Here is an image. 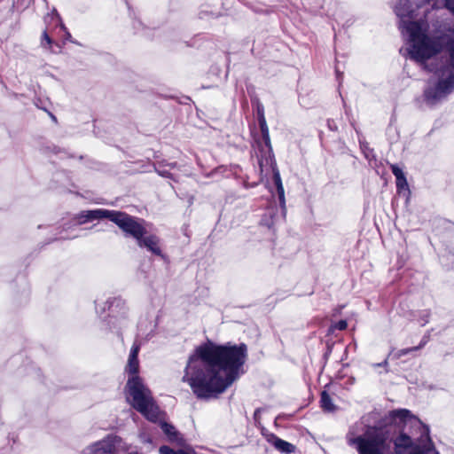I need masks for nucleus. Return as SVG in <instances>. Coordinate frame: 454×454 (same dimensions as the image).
I'll use <instances>...</instances> for the list:
<instances>
[{"label": "nucleus", "mask_w": 454, "mask_h": 454, "mask_svg": "<svg viewBox=\"0 0 454 454\" xmlns=\"http://www.w3.org/2000/svg\"><path fill=\"white\" fill-rule=\"evenodd\" d=\"M272 444L277 450L286 454H290L294 452L295 449V447L292 443L278 437L273 438Z\"/></svg>", "instance_id": "nucleus-12"}, {"label": "nucleus", "mask_w": 454, "mask_h": 454, "mask_svg": "<svg viewBox=\"0 0 454 454\" xmlns=\"http://www.w3.org/2000/svg\"><path fill=\"white\" fill-rule=\"evenodd\" d=\"M335 326H336V327H340V323H337V324H335Z\"/></svg>", "instance_id": "nucleus-25"}, {"label": "nucleus", "mask_w": 454, "mask_h": 454, "mask_svg": "<svg viewBox=\"0 0 454 454\" xmlns=\"http://www.w3.org/2000/svg\"><path fill=\"white\" fill-rule=\"evenodd\" d=\"M391 170L394 176H395V179H399L405 176L403 171L397 165H391Z\"/></svg>", "instance_id": "nucleus-14"}, {"label": "nucleus", "mask_w": 454, "mask_h": 454, "mask_svg": "<svg viewBox=\"0 0 454 454\" xmlns=\"http://www.w3.org/2000/svg\"><path fill=\"white\" fill-rule=\"evenodd\" d=\"M260 126H261L263 135L268 137V127L266 124L264 115L262 114V118H260ZM267 139H269V137H267Z\"/></svg>", "instance_id": "nucleus-16"}, {"label": "nucleus", "mask_w": 454, "mask_h": 454, "mask_svg": "<svg viewBox=\"0 0 454 454\" xmlns=\"http://www.w3.org/2000/svg\"><path fill=\"white\" fill-rule=\"evenodd\" d=\"M125 392L128 403L145 418L152 422L160 419V412L152 392L140 377L128 378Z\"/></svg>", "instance_id": "nucleus-4"}, {"label": "nucleus", "mask_w": 454, "mask_h": 454, "mask_svg": "<svg viewBox=\"0 0 454 454\" xmlns=\"http://www.w3.org/2000/svg\"><path fill=\"white\" fill-rule=\"evenodd\" d=\"M158 173L162 176H167L168 177L169 176V174L168 171H165V170H158Z\"/></svg>", "instance_id": "nucleus-21"}, {"label": "nucleus", "mask_w": 454, "mask_h": 454, "mask_svg": "<svg viewBox=\"0 0 454 454\" xmlns=\"http://www.w3.org/2000/svg\"><path fill=\"white\" fill-rule=\"evenodd\" d=\"M161 429L168 436V439L170 442L176 443L179 446L184 445V440L182 435L176 430V428L166 422L161 423Z\"/></svg>", "instance_id": "nucleus-11"}, {"label": "nucleus", "mask_w": 454, "mask_h": 454, "mask_svg": "<svg viewBox=\"0 0 454 454\" xmlns=\"http://www.w3.org/2000/svg\"><path fill=\"white\" fill-rule=\"evenodd\" d=\"M120 229L126 236L132 237L139 247L146 248L154 255L164 257L160 238L154 234H148L147 223L144 219L127 214Z\"/></svg>", "instance_id": "nucleus-5"}, {"label": "nucleus", "mask_w": 454, "mask_h": 454, "mask_svg": "<svg viewBox=\"0 0 454 454\" xmlns=\"http://www.w3.org/2000/svg\"><path fill=\"white\" fill-rule=\"evenodd\" d=\"M247 346H217L207 343L190 356L183 381L199 398H210L224 392L242 373Z\"/></svg>", "instance_id": "nucleus-3"}, {"label": "nucleus", "mask_w": 454, "mask_h": 454, "mask_svg": "<svg viewBox=\"0 0 454 454\" xmlns=\"http://www.w3.org/2000/svg\"><path fill=\"white\" fill-rule=\"evenodd\" d=\"M335 72H336V74L338 75L339 70H338L337 67H335Z\"/></svg>", "instance_id": "nucleus-26"}, {"label": "nucleus", "mask_w": 454, "mask_h": 454, "mask_svg": "<svg viewBox=\"0 0 454 454\" xmlns=\"http://www.w3.org/2000/svg\"><path fill=\"white\" fill-rule=\"evenodd\" d=\"M396 188L400 192L402 190H407L408 189V183L406 180V177H402L399 179H396Z\"/></svg>", "instance_id": "nucleus-13"}, {"label": "nucleus", "mask_w": 454, "mask_h": 454, "mask_svg": "<svg viewBox=\"0 0 454 454\" xmlns=\"http://www.w3.org/2000/svg\"><path fill=\"white\" fill-rule=\"evenodd\" d=\"M350 443L359 454H440L428 427L406 409L385 413Z\"/></svg>", "instance_id": "nucleus-2"}, {"label": "nucleus", "mask_w": 454, "mask_h": 454, "mask_svg": "<svg viewBox=\"0 0 454 454\" xmlns=\"http://www.w3.org/2000/svg\"><path fill=\"white\" fill-rule=\"evenodd\" d=\"M260 126H261L263 135L268 137V127L266 124L264 115L262 114V118H260ZM267 139H269V137H267Z\"/></svg>", "instance_id": "nucleus-17"}, {"label": "nucleus", "mask_w": 454, "mask_h": 454, "mask_svg": "<svg viewBox=\"0 0 454 454\" xmlns=\"http://www.w3.org/2000/svg\"><path fill=\"white\" fill-rule=\"evenodd\" d=\"M265 160H266L267 164L269 163L272 167L273 179H274L275 185L277 187V192H278V199H279V204L283 209H286L285 190H284V186L282 184L279 171H278V168L276 167V164H275L273 159L269 157Z\"/></svg>", "instance_id": "nucleus-9"}, {"label": "nucleus", "mask_w": 454, "mask_h": 454, "mask_svg": "<svg viewBox=\"0 0 454 454\" xmlns=\"http://www.w3.org/2000/svg\"><path fill=\"white\" fill-rule=\"evenodd\" d=\"M183 447L184 448L177 450L176 454H195V451L192 447L185 445H184Z\"/></svg>", "instance_id": "nucleus-18"}, {"label": "nucleus", "mask_w": 454, "mask_h": 454, "mask_svg": "<svg viewBox=\"0 0 454 454\" xmlns=\"http://www.w3.org/2000/svg\"><path fill=\"white\" fill-rule=\"evenodd\" d=\"M259 165H260L261 171L262 172V170H263V162H262V160H259Z\"/></svg>", "instance_id": "nucleus-23"}, {"label": "nucleus", "mask_w": 454, "mask_h": 454, "mask_svg": "<svg viewBox=\"0 0 454 454\" xmlns=\"http://www.w3.org/2000/svg\"><path fill=\"white\" fill-rule=\"evenodd\" d=\"M443 5L454 14V0H443ZM434 0H400L395 12L400 19L399 28L407 42V53L411 59L425 64L437 55L445 45L450 66L430 68L434 72L425 90V98L435 104L454 90V29L443 35L441 30H429Z\"/></svg>", "instance_id": "nucleus-1"}, {"label": "nucleus", "mask_w": 454, "mask_h": 454, "mask_svg": "<svg viewBox=\"0 0 454 454\" xmlns=\"http://www.w3.org/2000/svg\"><path fill=\"white\" fill-rule=\"evenodd\" d=\"M332 388V385L326 386L325 389L321 394V407L326 412H332L337 409V406L333 403V395L334 394L333 393Z\"/></svg>", "instance_id": "nucleus-10"}, {"label": "nucleus", "mask_w": 454, "mask_h": 454, "mask_svg": "<svg viewBox=\"0 0 454 454\" xmlns=\"http://www.w3.org/2000/svg\"><path fill=\"white\" fill-rule=\"evenodd\" d=\"M129 446L118 435H108L104 439L87 445L82 454H116L128 450Z\"/></svg>", "instance_id": "nucleus-6"}, {"label": "nucleus", "mask_w": 454, "mask_h": 454, "mask_svg": "<svg viewBox=\"0 0 454 454\" xmlns=\"http://www.w3.org/2000/svg\"><path fill=\"white\" fill-rule=\"evenodd\" d=\"M419 348H406V349H403L400 351V354L399 356H403V355H406L408 354L410 351H412V350H418Z\"/></svg>", "instance_id": "nucleus-20"}, {"label": "nucleus", "mask_w": 454, "mask_h": 454, "mask_svg": "<svg viewBox=\"0 0 454 454\" xmlns=\"http://www.w3.org/2000/svg\"><path fill=\"white\" fill-rule=\"evenodd\" d=\"M262 114H263V107L259 106L258 107V114L260 115V118H262Z\"/></svg>", "instance_id": "nucleus-22"}, {"label": "nucleus", "mask_w": 454, "mask_h": 454, "mask_svg": "<svg viewBox=\"0 0 454 454\" xmlns=\"http://www.w3.org/2000/svg\"><path fill=\"white\" fill-rule=\"evenodd\" d=\"M176 450L171 449L168 446L163 445L159 449L160 454H176Z\"/></svg>", "instance_id": "nucleus-19"}, {"label": "nucleus", "mask_w": 454, "mask_h": 454, "mask_svg": "<svg viewBox=\"0 0 454 454\" xmlns=\"http://www.w3.org/2000/svg\"><path fill=\"white\" fill-rule=\"evenodd\" d=\"M341 327H342V330H344L347 327V323L344 320H342Z\"/></svg>", "instance_id": "nucleus-24"}, {"label": "nucleus", "mask_w": 454, "mask_h": 454, "mask_svg": "<svg viewBox=\"0 0 454 454\" xmlns=\"http://www.w3.org/2000/svg\"><path fill=\"white\" fill-rule=\"evenodd\" d=\"M140 346L137 343H134L131 347L128 363L125 367L126 372L129 374V378L139 377L138 370H139V362H138V353H139Z\"/></svg>", "instance_id": "nucleus-8"}, {"label": "nucleus", "mask_w": 454, "mask_h": 454, "mask_svg": "<svg viewBox=\"0 0 454 454\" xmlns=\"http://www.w3.org/2000/svg\"><path fill=\"white\" fill-rule=\"evenodd\" d=\"M51 43H52V41L50 38V36L48 35V34L46 32H43V36H42V45L43 47L47 46L48 48H50Z\"/></svg>", "instance_id": "nucleus-15"}, {"label": "nucleus", "mask_w": 454, "mask_h": 454, "mask_svg": "<svg viewBox=\"0 0 454 454\" xmlns=\"http://www.w3.org/2000/svg\"><path fill=\"white\" fill-rule=\"evenodd\" d=\"M126 215V213L121 211L98 208L94 210L82 211L74 216V219L77 221V224L81 225L94 220L107 218L114 223L119 228H121V223H123Z\"/></svg>", "instance_id": "nucleus-7"}]
</instances>
